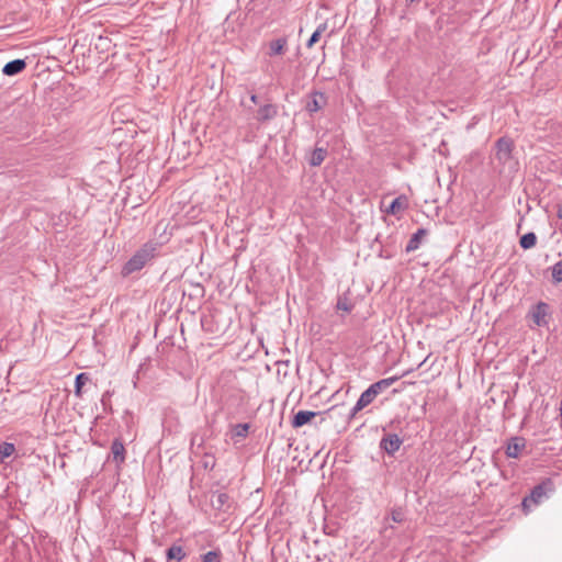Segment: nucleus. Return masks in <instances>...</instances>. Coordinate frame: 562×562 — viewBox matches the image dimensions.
<instances>
[{
  "label": "nucleus",
  "instance_id": "nucleus-27",
  "mask_svg": "<svg viewBox=\"0 0 562 562\" xmlns=\"http://www.w3.org/2000/svg\"><path fill=\"white\" fill-rule=\"evenodd\" d=\"M248 429H249L248 424H238L234 428V435L236 437H246Z\"/></svg>",
  "mask_w": 562,
  "mask_h": 562
},
{
  "label": "nucleus",
  "instance_id": "nucleus-5",
  "mask_svg": "<svg viewBox=\"0 0 562 562\" xmlns=\"http://www.w3.org/2000/svg\"><path fill=\"white\" fill-rule=\"evenodd\" d=\"M211 505L215 510L226 513L231 508L229 496L226 493L216 492L211 496Z\"/></svg>",
  "mask_w": 562,
  "mask_h": 562
},
{
  "label": "nucleus",
  "instance_id": "nucleus-10",
  "mask_svg": "<svg viewBox=\"0 0 562 562\" xmlns=\"http://www.w3.org/2000/svg\"><path fill=\"white\" fill-rule=\"evenodd\" d=\"M25 67H26L25 60L14 59L4 65V67L2 68V72L5 76H14V75L22 72L25 69Z\"/></svg>",
  "mask_w": 562,
  "mask_h": 562
},
{
  "label": "nucleus",
  "instance_id": "nucleus-3",
  "mask_svg": "<svg viewBox=\"0 0 562 562\" xmlns=\"http://www.w3.org/2000/svg\"><path fill=\"white\" fill-rule=\"evenodd\" d=\"M514 144L509 138L502 137L496 143V158L503 165L512 161Z\"/></svg>",
  "mask_w": 562,
  "mask_h": 562
},
{
  "label": "nucleus",
  "instance_id": "nucleus-15",
  "mask_svg": "<svg viewBox=\"0 0 562 562\" xmlns=\"http://www.w3.org/2000/svg\"><path fill=\"white\" fill-rule=\"evenodd\" d=\"M326 156H327V149L326 148L316 147L313 150L308 162L313 167L321 166L322 162L325 160Z\"/></svg>",
  "mask_w": 562,
  "mask_h": 562
},
{
  "label": "nucleus",
  "instance_id": "nucleus-20",
  "mask_svg": "<svg viewBox=\"0 0 562 562\" xmlns=\"http://www.w3.org/2000/svg\"><path fill=\"white\" fill-rule=\"evenodd\" d=\"M186 557V552L183 551V548L181 546H171L167 551V559L168 560H178L181 561Z\"/></svg>",
  "mask_w": 562,
  "mask_h": 562
},
{
  "label": "nucleus",
  "instance_id": "nucleus-6",
  "mask_svg": "<svg viewBox=\"0 0 562 562\" xmlns=\"http://www.w3.org/2000/svg\"><path fill=\"white\" fill-rule=\"evenodd\" d=\"M278 114V109L274 104H265L262 106H260L257 111V114H256V120L258 122H267V121H270L272 119H274Z\"/></svg>",
  "mask_w": 562,
  "mask_h": 562
},
{
  "label": "nucleus",
  "instance_id": "nucleus-8",
  "mask_svg": "<svg viewBox=\"0 0 562 562\" xmlns=\"http://www.w3.org/2000/svg\"><path fill=\"white\" fill-rule=\"evenodd\" d=\"M327 103V98L322 92H314L311 95V100L306 104V109L310 112H317L323 109Z\"/></svg>",
  "mask_w": 562,
  "mask_h": 562
},
{
  "label": "nucleus",
  "instance_id": "nucleus-30",
  "mask_svg": "<svg viewBox=\"0 0 562 562\" xmlns=\"http://www.w3.org/2000/svg\"><path fill=\"white\" fill-rule=\"evenodd\" d=\"M250 100L252 103L257 104L258 103V97L256 94H251L250 95Z\"/></svg>",
  "mask_w": 562,
  "mask_h": 562
},
{
  "label": "nucleus",
  "instance_id": "nucleus-24",
  "mask_svg": "<svg viewBox=\"0 0 562 562\" xmlns=\"http://www.w3.org/2000/svg\"><path fill=\"white\" fill-rule=\"evenodd\" d=\"M88 380H89V378L86 373H80L77 375L76 390H75V393L77 396H81V389Z\"/></svg>",
  "mask_w": 562,
  "mask_h": 562
},
{
  "label": "nucleus",
  "instance_id": "nucleus-14",
  "mask_svg": "<svg viewBox=\"0 0 562 562\" xmlns=\"http://www.w3.org/2000/svg\"><path fill=\"white\" fill-rule=\"evenodd\" d=\"M426 235H427V231L424 228H419L415 234H413V236L408 240V243L406 245V251L411 252V251L416 250L419 247V244L422 243V240L425 238Z\"/></svg>",
  "mask_w": 562,
  "mask_h": 562
},
{
  "label": "nucleus",
  "instance_id": "nucleus-1",
  "mask_svg": "<svg viewBox=\"0 0 562 562\" xmlns=\"http://www.w3.org/2000/svg\"><path fill=\"white\" fill-rule=\"evenodd\" d=\"M151 258V252L149 249L144 248L136 252L125 265L124 270L127 273L134 272L136 270L142 269L145 263Z\"/></svg>",
  "mask_w": 562,
  "mask_h": 562
},
{
  "label": "nucleus",
  "instance_id": "nucleus-21",
  "mask_svg": "<svg viewBox=\"0 0 562 562\" xmlns=\"http://www.w3.org/2000/svg\"><path fill=\"white\" fill-rule=\"evenodd\" d=\"M537 243V236L535 233H527L524 236H521L519 244L521 248L524 249H530L536 246Z\"/></svg>",
  "mask_w": 562,
  "mask_h": 562
},
{
  "label": "nucleus",
  "instance_id": "nucleus-4",
  "mask_svg": "<svg viewBox=\"0 0 562 562\" xmlns=\"http://www.w3.org/2000/svg\"><path fill=\"white\" fill-rule=\"evenodd\" d=\"M406 520L405 512L398 507L393 508L390 516L384 518L383 532H386L389 528H393V524H403Z\"/></svg>",
  "mask_w": 562,
  "mask_h": 562
},
{
  "label": "nucleus",
  "instance_id": "nucleus-32",
  "mask_svg": "<svg viewBox=\"0 0 562 562\" xmlns=\"http://www.w3.org/2000/svg\"><path fill=\"white\" fill-rule=\"evenodd\" d=\"M560 412H561V417H562V402H561V407H560Z\"/></svg>",
  "mask_w": 562,
  "mask_h": 562
},
{
  "label": "nucleus",
  "instance_id": "nucleus-13",
  "mask_svg": "<svg viewBox=\"0 0 562 562\" xmlns=\"http://www.w3.org/2000/svg\"><path fill=\"white\" fill-rule=\"evenodd\" d=\"M406 207L407 199L405 196H398L391 202V204L385 209V212L392 215H396L403 212Z\"/></svg>",
  "mask_w": 562,
  "mask_h": 562
},
{
  "label": "nucleus",
  "instance_id": "nucleus-25",
  "mask_svg": "<svg viewBox=\"0 0 562 562\" xmlns=\"http://www.w3.org/2000/svg\"><path fill=\"white\" fill-rule=\"evenodd\" d=\"M202 562H221V552L218 550H214L203 554Z\"/></svg>",
  "mask_w": 562,
  "mask_h": 562
},
{
  "label": "nucleus",
  "instance_id": "nucleus-11",
  "mask_svg": "<svg viewBox=\"0 0 562 562\" xmlns=\"http://www.w3.org/2000/svg\"><path fill=\"white\" fill-rule=\"evenodd\" d=\"M548 305L546 303H538L532 312V319L536 325L544 326L547 325V312Z\"/></svg>",
  "mask_w": 562,
  "mask_h": 562
},
{
  "label": "nucleus",
  "instance_id": "nucleus-22",
  "mask_svg": "<svg viewBox=\"0 0 562 562\" xmlns=\"http://www.w3.org/2000/svg\"><path fill=\"white\" fill-rule=\"evenodd\" d=\"M327 24L322 23L317 26L316 31L312 34L307 42V47L311 48L316 42L319 41L321 35L326 31Z\"/></svg>",
  "mask_w": 562,
  "mask_h": 562
},
{
  "label": "nucleus",
  "instance_id": "nucleus-23",
  "mask_svg": "<svg viewBox=\"0 0 562 562\" xmlns=\"http://www.w3.org/2000/svg\"><path fill=\"white\" fill-rule=\"evenodd\" d=\"M15 451V447L13 443L10 442H3L0 445V456L2 458H9L11 457Z\"/></svg>",
  "mask_w": 562,
  "mask_h": 562
},
{
  "label": "nucleus",
  "instance_id": "nucleus-18",
  "mask_svg": "<svg viewBox=\"0 0 562 562\" xmlns=\"http://www.w3.org/2000/svg\"><path fill=\"white\" fill-rule=\"evenodd\" d=\"M522 448L524 443H521L519 439H512L507 445L506 454L509 458H517Z\"/></svg>",
  "mask_w": 562,
  "mask_h": 562
},
{
  "label": "nucleus",
  "instance_id": "nucleus-12",
  "mask_svg": "<svg viewBox=\"0 0 562 562\" xmlns=\"http://www.w3.org/2000/svg\"><path fill=\"white\" fill-rule=\"evenodd\" d=\"M318 413L311 411H299L292 420V426L299 428L310 423Z\"/></svg>",
  "mask_w": 562,
  "mask_h": 562
},
{
  "label": "nucleus",
  "instance_id": "nucleus-26",
  "mask_svg": "<svg viewBox=\"0 0 562 562\" xmlns=\"http://www.w3.org/2000/svg\"><path fill=\"white\" fill-rule=\"evenodd\" d=\"M552 278L557 282H562V259L552 267Z\"/></svg>",
  "mask_w": 562,
  "mask_h": 562
},
{
  "label": "nucleus",
  "instance_id": "nucleus-28",
  "mask_svg": "<svg viewBox=\"0 0 562 562\" xmlns=\"http://www.w3.org/2000/svg\"><path fill=\"white\" fill-rule=\"evenodd\" d=\"M337 308L345 311V312H350L352 308V305L346 299H344V300L339 299L338 303H337Z\"/></svg>",
  "mask_w": 562,
  "mask_h": 562
},
{
  "label": "nucleus",
  "instance_id": "nucleus-16",
  "mask_svg": "<svg viewBox=\"0 0 562 562\" xmlns=\"http://www.w3.org/2000/svg\"><path fill=\"white\" fill-rule=\"evenodd\" d=\"M395 381H397L396 376L382 379L373 384H371L369 387L373 389V392L375 395H379L386 389H389Z\"/></svg>",
  "mask_w": 562,
  "mask_h": 562
},
{
  "label": "nucleus",
  "instance_id": "nucleus-29",
  "mask_svg": "<svg viewBox=\"0 0 562 562\" xmlns=\"http://www.w3.org/2000/svg\"><path fill=\"white\" fill-rule=\"evenodd\" d=\"M557 215L559 218L562 220V203L558 205V212H557Z\"/></svg>",
  "mask_w": 562,
  "mask_h": 562
},
{
  "label": "nucleus",
  "instance_id": "nucleus-19",
  "mask_svg": "<svg viewBox=\"0 0 562 562\" xmlns=\"http://www.w3.org/2000/svg\"><path fill=\"white\" fill-rule=\"evenodd\" d=\"M285 45H286V40L285 38H278V40H274V41L270 42V44H269V48H270L269 54L270 55H282L283 52H284Z\"/></svg>",
  "mask_w": 562,
  "mask_h": 562
},
{
  "label": "nucleus",
  "instance_id": "nucleus-17",
  "mask_svg": "<svg viewBox=\"0 0 562 562\" xmlns=\"http://www.w3.org/2000/svg\"><path fill=\"white\" fill-rule=\"evenodd\" d=\"M111 452L115 462L121 463L125 459V448L120 440H114L111 447Z\"/></svg>",
  "mask_w": 562,
  "mask_h": 562
},
{
  "label": "nucleus",
  "instance_id": "nucleus-2",
  "mask_svg": "<svg viewBox=\"0 0 562 562\" xmlns=\"http://www.w3.org/2000/svg\"><path fill=\"white\" fill-rule=\"evenodd\" d=\"M546 483L539 484L535 486L529 496H526L522 499V509L525 513H528L532 506H536L541 503L543 497L546 496Z\"/></svg>",
  "mask_w": 562,
  "mask_h": 562
},
{
  "label": "nucleus",
  "instance_id": "nucleus-31",
  "mask_svg": "<svg viewBox=\"0 0 562 562\" xmlns=\"http://www.w3.org/2000/svg\"><path fill=\"white\" fill-rule=\"evenodd\" d=\"M144 562H154V560L153 559H145Z\"/></svg>",
  "mask_w": 562,
  "mask_h": 562
},
{
  "label": "nucleus",
  "instance_id": "nucleus-7",
  "mask_svg": "<svg viewBox=\"0 0 562 562\" xmlns=\"http://www.w3.org/2000/svg\"><path fill=\"white\" fill-rule=\"evenodd\" d=\"M402 440L397 435L390 434L381 440V448L387 453L393 454L401 447Z\"/></svg>",
  "mask_w": 562,
  "mask_h": 562
},
{
  "label": "nucleus",
  "instance_id": "nucleus-9",
  "mask_svg": "<svg viewBox=\"0 0 562 562\" xmlns=\"http://www.w3.org/2000/svg\"><path fill=\"white\" fill-rule=\"evenodd\" d=\"M378 395L374 394L373 389L368 387L359 397L353 407V414L360 412L369 404H371Z\"/></svg>",
  "mask_w": 562,
  "mask_h": 562
}]
</instances>
